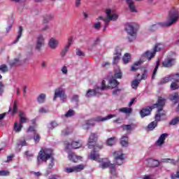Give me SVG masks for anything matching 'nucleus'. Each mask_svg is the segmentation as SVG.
I'll use <instances>...</instances> for the list:
<instances>
[{
  "label": "nucleus",
  "instance_id": "338daca9",
  "mask_svg": "<svg viewBox=\"0 0 179 179\" xmlns=\"http://www.w3.org/2000/svg\"><path fill=\"white\" fill-rule=\"evenodd\" d=\"M121 92V90H114L113 91V96H118V94H120V92Z\"/></svg>",
  "mask_w": 179,
  "mask_h": 179
},
{
  "label": "nucleus",
  "instance_id": "052dcab7",
  "mask_svg": "<svg viewBox=\"0 0 179 179\" xmlns=\"http://www.w3.org/2000/svg\"><path fill=\"white\" fill-rule=\"evenodd\" d=\"M69 134H71L69 128H67V129H66V130H63L62 131V135H63L64 136H65L66 135H69Z\"/></svg>",
  "mask_w": 179,
  "mask_h": 179
},
{
  "label": "nucleus",
  "instance_id": "a211bd4d",
  "mask_svg": "<svg viewBox=\"0 0 179 179\" xmlns=\"http://www.w3.org/2000/svg\"><path fill=\"white\" fill-rule=\"evenodd\" d=\"M48 45H49L50 48H51V50H56V48L58 47V45H59V41H58L54 38H51L49 40Z\"/></svg>",
  "mask_w": 179,
  "mask_h": 179
},
{
  "label": "nucleus",
  "instance_id": "f8f14e48",
  "mask_svg": "<svg viewBox=\"0 0 179 179\" xmlns=\"http://www.w3.org/2000/svg\"><path fill=\"white\" fill-rule=\"evenodd\" d=\"M178 78H179V73L176 74H171L168 77L162 78L159 82V85H164V83H169V82H171V80H176V82H179V80L177 79Z\"/></svg>",
  "mask_w": 179,
  "mask_h": 179
},
{
  "label": "nucleus",
  "instance_id": "ea45409f",
  "mask_svg": "<svg viewBox=\"0 0 179 179\" xmlns=\"http://www.w3.org/2000/svg\"><path fill=\"white\" fill-rule=\"evenodd\" d=\"M120 113H124V114H131L132 113V108H122L119 109Z\"/></svg>",
  "mask_w": 179,
  "mask_h": 179
},
{
  "label": "nucleus",
  "instance_id": "0eeeda50",
  "mask_svg": "<svg viewBox=\"0 0 179 179\" xmlns=\"http://www.w3.org/2000/svg\"><path fill=\"white\" fill-rule=\"evenodd\" d=\"M126 31L129 34L128 38L130 43L135 41L136 39V29H135L134 23H128L126 24Z\"/></svg>",
  "mask_w": 179,
  "mask_h": 179
},
{
  "label": "nucleus",
  "instance_id": "7c9ffc66",
  "mask_svg": "<svg viewBox=\"0 0 179 179\" xmlns=\"http://www.w3.org/2000/svg\"><path fill=\"white\" fill-rule=\"evenodd\" d=\"M22 128H23V124L20 123H17V122H15L14 123V131H15V132H20Z\"/></svg>",
  "mask_w": 179,
  "mask_h": 179
},
{
  "label": "nucleus",
  "instance_id": "a19ab883",
  "mask_svg": "<svg viewBox=\"0 0 179 179\" xmlns=\"http://www.w3.org/2000/svg\"><path fill=\"white\" fill-rule=\"evenodd\" d=\"M170 100H171V101H173V103H175V104L176 103H178V94L175 93L174 94L171 95Z\"/></svg>",
  "mask_w": 179,
  "mask_h": 179
},
{
  "label": "nucleus",
  "instance_id": "bf43d9fd",
  "mask_svg": "<svg viewBox=\"0 0 179 179\" xmlns=\"http://www.w3.org/2000/svg\"><path fill=\"white\" fill-rule=\"evenodd\" d=\"M61 71L64 75H68V67H66V66H64L62 68Z\"/></svg>",
  "mask_w": 179,
  "mask_h": 179
},
{
  "label": "nucleus",
  "instance_id": "f257e3e1",
  "mask_svg": "<svg viewBox=\"0 0 179 179\" xmlns=\"http://www.w3.org/2000/svg\"><path fill=\"white\" fill-rule=\"evenodd\" d=\"M165 104L166 99L162 97H159L157 103L154 104L152 106H148L145 108H143L140 111L141 118L147 117V115H150V113L153 108H157L158 110L155 115V120L156 121H160L162 117H164V115H166V111L163 110V107H164Z\"/></svg>",
  "mask_w": 179,
  "mask_h": 179
},
{
  "label": "nucleus",
  "instance_id": "603ef678",
  "mask_svg": "<svg viewBox=\"0 0 179 179\" xmlns=\"http://www.w3.org/2000/svg\"><path fill=\"white\" fill-rule=\"evenodd\" d=\"M171 179H179V168H178V169L177 170V171H176V173H173V174L171 176Z\"/></svg>",
  "mask_w": 179,
  "mask_h": 179
},
{
  "label": "nucleus",
  "instance_id": "9b49d317",
  "mask_svg": "<svg viewBox=\"0 0 179 179\" xmlns=\"http://www.w3.org/2000/svg\"><path fill=\"white\" fill-rule=\"evenodd\" d=\"M113 156L115 157V164L121 166V164L124 163V154L122 153V150L114 152Z\"/></svg>",
  "mask_w": 179,
  "mask_h": 179
},
{
  "label": "nucleus",
  "instance_id": "2eb2a0df",
  "mask_svg": "<svg viewBox=\"0 0 179 179\" xmlns=\"http://www.w3.org/2000/svg\"><path fill=\"white\" fill-rule=\"evenodd\" d=\"M27 135H30V134H32V135H34V140L36 142V143H38L40 142V135L36 132V130H34V127L30 126L27 131Z\"/></svg>",
  "mask_w": 179,
  "mask_h": 179
},
{
  "label": "nucleus",
  "instance_id": "f3484780",
  "mask_svg": "<svg viewBox=\"0 0 179 179\" xmlns=\"http://www.w3.org/2000/svg\"><path fill=\"white\" fill-rule=\"evenodd\" d=\"M73 44V37L70 36L68 39L67 44L62 51V57H65L66 52L69 51V48Z\"/></svg>",
  "mask_w": 179,
  "mask_h": 179
},
{
  "label": "nucleus",
  "instance_id": "5701e85b",
  "mask_svg": "<svg viewBox=\"0 0 179 179\" xmlns=\"http://www.w3.org/2000/svg\"><path fill=\"white\" fill-rule=\"evenodd\" d=\"M82 146V143L79 141H73L71 144L68 143L66 144V148L70 149L71 148L72 149H79Z\"/></svg>",
  "mask_w": 179,
  "mask_h": 179
},
{
  "label": "nucleus",
  "instance_id": "bb28decb",
  "mask_svg": "<svg viewBox=\"0 0 179 179\" xmlns=\"http://www.w3.org/2000/svg\"><path fill=\"white\" fill-rule=\"evenodd\" d=\"M122 128L123 129V131H132V129H135L136 128V125L135 124H123L122 126Z\"/></svg>",
  "mask_w": 179,
  "mask_h": 179
},
{
  "label": "nucleus",
  "instance_id": "cd10ccee",
  "mask_svg": "<svg viewBox=\"0 0 179 179\" xmlns=\"http://www.w3.org/2000/svg\"><path fill=\"white\" fill-rule=\"evenodd\" d=\"M109 85L112 89H114L120 85V83H118L115 78H112V79L109 80Z\"/></svg>",
  "mask_w": 179,
  "mask_h": 179
},
{
  "label": "nucleus",
  "instance_id": "69168bd1",
  "mask_svg": "<svg viewBox=\"0 0 179 179\" xmlns=\"http://www.w3.org/2000/svg\"><path fill=\"white\" fill-rule=\"evenodd\" d=\"M81 1L82 0H76V1H75V6L76 7V8H80V5H81Z\"/></svg>",
  "mask_w": 179,
  "mask_h": 179
},
{
  "label": "nucleus",
  "instance_id": "a18cd8bd",
  "mask_svg": "<svg viewBox=\"0 0 179 179\" xmlns=\"http://www.w3.org/2000/svg\"><path fill=\"white\" fill-rule=\"evenodd\" d=\"M139 65H141V62H136L132 66L131 70L133 71H137L139 69Z\"/></svg>",
  "mask_w": 179,
  "mask_h": 179
},
{
  "label": "nucleus",
  "instance_id": "774afa93",
  "mask_svg": "<svg viewBox=\"0 0 179 179\" xmlns=\"http://www.w3.org/2000/svg\"><path fill=\"white\" fill-rule=\"evenodd\" d=\"M41 65V68L45 69V68H47V62L42 61Z\"/></svg>",
  "mask_w": 179,
  "mask_h": 179
},
{
  "label": "nucleus",
  "instance_id": "6e6552de",
  "mask_svg": "<svg viewBox=\"0 0 179 179\" xmlns=\"http://www.w3.org/2000/svg\"><path fill=\"white\" fill-rule=\"evenodd\" d=\"M163 48V45L159 43L155 48L153 51L150 52L149 50L146 51L141 57V58H147L148 61H150L155 55H156V52L160 51Z\"/></svg>",
  "mask_w": 179,
  "mask_h": 179
},
{
  "label": "nucleus",
  "instance_id": "9d476101",
  "mask_svg": "<svg viewBox=\"0 0 179 179\" xmlns=\"http://www.w3.org/2000/svg\"><path fill=\"white\" fill-rule=\"evenodd\" d=\"M45 45V38L42 34H39L36 37L35 50L36 51H41V48Z\"/></svg>",
  "mask_w": 179,
  "mask_h": 179
},
{
  "label": "nucleus",
  "instance_id": "b1692460",
  "mask_svg": "<svg viewBox=\"0 0 179 179\" xmlns=\"http://www.w3.org/2000/svg\"><path fill=\"white\" fill-rule=\"evenodd\" d=\"M19 117H20V124H21V125H23V124L26 122H29V119L26 117V114H24V112L20 111Z\"/></svg>",
  "mask_w": 179,
  "mask_h": 179
},
{
  "label": "nucleus",
  "instance_id": "3c124183",
  "mask_svg": "<svg viewBox=\"0 0 179 179\" xmlns=\"http://www.w3.org/2000/svg\"><path fill=\"white\" fill-rule=\"evenodd\" d=\"M76 54L78 55V57H85V52H83V51L80 50L79 48L76 49Z\"/></svg>",
  "mask_w": 179,
  "mask_h": 179
},
{
  "label": "nucleus",
  "instance_id": "09e8293b",
  "mask_svg": "<svg viewBox=\"0 0 179 179\" xmlns=\"http://www.w3.org/2000/svg\"><path fill=\"white\" fill-rule=\"evenodd\" d=\"M75 115V111L72 109H70L66 114L65 117H69Z\"/></svg>",
  "mask_w": 179,
  "mask_h": 179
},
{
  "label": "nucleus",
  "instance_id": "680f3d73",
  "mask_svg": "<svg viewBox=\"0 0 179 179\" xmlns=\"http://www.w3.org/2000/svg\"><path fill=\"white\" fill-rule=\"evenodd\" d=\"M100 27H101V24L100 22L94 24V28L96 29V30H99Z\"/></svg>",
  "mask_w": 179,
  "mask_h": 179
},
{
  "label": "nucleus",
  "instance_id": "de8ad7c7",
  "mask_svg": "<svg viewBox=\"0 0 179 179\" xmlns=\"http://www.w3.org/2000/svg\"><path fill=\"white\" fill-rule=\"evenodd\" d=\"M58 127V124L55 122H52L48 124L49 129H54V128H57Z\"/></svg>",
  "mask_w": 179,
  "mask_h": 179
},
{
  "label": "nucleus",
  "instance_id": "4c0bfd02",
  "mask_svg": "<svg viewBox=\"0 0 179 179\" xmlns=\"http://www.w3.org/2000/svg\"><path fill=\"white\" fill-rule=\"evenodd\" d=\"M158 120H156L150 123L148 126V128L149 129V131H153V129H155V128H156V127H157V122Z\"/></svg>",
  "mask_w": 179,
  "mask_h": 179
},
{
  "label": "nucleus",
  "instance_id": "393cba45",
  "mask_svg": "<svg viewBox=\"0 0 179 179\" xmlns=\"http://www.w3.org/2000/svg\"><path fill=\"white\" fill-rule=\"evenodd\" d=\"M167 136H169V134L166 133L162 134L156 142V144L157 145V146H162V145L164 143V141H166V138H167Z\"/></svg>",
  "mask_w": 179,
  "mask_h": 179
},
{
  "label": "nucleus",
  "instance_id": "c756f323",
  "mask_svg": "<svg viewBox=\"0 0 179 179\" xmlns=\"http://www.w3.org/2000/svg\"><path fill=\"white\" fill-rule=\"evenodd\" d=\"M94 125V122L93 121V120H87L85 124H83V128L84 129H89L90 127H93Z\"/></svg>",
  "mask_w": 179,
  "mask_h": 179
},
{
  "label": "nucleus",
  "instance_id": "a878e982",
  "mask_svg": "<svg viewBox=\"0 0 179 179\" xmlns=\"http://www.w3.org/2000/svg\"><path fill=\"white\" fill-rule=\"evenodd\" d=\"M20 65H22V61L17 58L14 59L10 62V66H11V68L20 66Z\"/></svg>",
  "mask_w": 179,
  "mask_h": 179
},
{
  "label": "nucleus",
  "instance_id": "f704fd0d",
  "mask_svg": "<svg viewBox=\"0 0 179 179\" xmlns=\"http://www.w3.org/2000/svg\"><path fill=\"white\" fill-rule=\"evenodd\" d=\"M23 32V28L22 27H19V29H18V35L16 38V40H15L13 43V44H16V43H17V41H19V40H20V37H22V33Z\"/></svg>",
  "mask_w": 179,
  "mask_h": 179
},
{
  "label": "nucleus",
  "instance_id": "6ab92c4d",
  "mask_svg": "<svg viewBox=\"0 0 179 179\" xmlns=\"http://www.w3.org/2000/svg\"><path fill=\"white\" fill-rule=\"evenodd\" d=\"M114 117H115V115H108L104 117L98 116L94 118V121L96 122H104V121H108V120H111V118H114Z\"/></svg>",
  "mask_w": 179,
  "mask_h": 179
},
{
  "label": "nucleus",
  "instance_id": "4be33fe9",
  "mask_svg": "<svg viewBox=\"0 0 179 179\" xmlns=\"http://www.w3.org/2000/svg\"><path fill=\"white\" fill-rule=\"evenodd\" d=\"M114 55L115 56L113 57V64L114 65H115V64H118L120 59L121 58V50L116 49Z\"/></svg>",
  "mask_w": 179,
  "mask_h": 179
},
{
  "label": "nucleus",
  "instance_id": "20e7f679",
  "mask_svg": "<svg viewBox=\"0 0 179 179\" xmlns=\"http://www.w3.org/2000/svg\"><path fill=\"white\" fill-rule=\"evenodd\" d=\"M169 20L165 22H159L157 25H154L153 27H170V26H173L175 23H177L179 19V13L178 10L172 9L169 12Z\"/></svg>",
  "mask_w": 179,
  "mask_h": 179
},
{
  "label": "nucleus",
  "instance_id": "5fc2aeb1",
  "mask_svg": "<svg viewBox=\"0 0 179 179\" xmlns=\"http://www.w3.org/2000/svg\"><path fill=\"white\" fill-rule=\"evenodd\" d=\"M179 122V117H175L174 119H173L171 122L170 124L171 125H176L177 124H178Z\"/></svg>",
  "mask_w": 179,
  "mask_h": 179
},
{
  "label": "nucleus",
  "instance_id": "c03bdc74",
  "mask_svg": "<svg viewBox=\"0 0 179 179\" xmlns=\"http://www.w3.org/2000/svg\"><path fill=\"white\" fill-rule=\"evenodd\" d=\"M159 65H160V60L157 61V65L154 69L152 73V79H155V76H156V73H157V70L159 69Z\"/></svg>",
  "mask_w": 179,
  "mask_h": 179
},
{
  "label": "nucleus",
  "instance_id": "f03ea898",
  "mask_svg": "<svg viewBox=\"0 0 179 179\" xmlns=\"http://www.w3.org/2000/svg\"><path fill=\"white\" fill-rule=\"evenodd\" d=\"M88 159H90L91 160H95V162H99V167L101 169H110V171L113 176H117V171L115 170V165L110 163L109 161L104 162L100 160V155L96 152L95 150L92 152L90 155H88Z\"/></svg>",
  "mask_w": 179,
  "mask_h": 179
},
{
  "label": "nucleus",
  "instance_id": "aec40b11",
  "mask_svg": "<svg viewBox=\"0 0 179 179\" xmlns=\"http://www.w3.org/2000/svg\"><path fill=\"white\" fill-rule=\"evenodd\" d=\"M145 163L148 167H157L159 166V161L152 158L146 159Z\"/></svg>",
  "mask_w": 179,
  "mask_h": 179
},
{
  "label": "nucleus",
  "instance_id": "8fccbe9b",
  "mask_svg": "<svg viewBox=\"0 0 179 179\" xmlns=\"http://www.w3.org/2000/svg\"><path fill=\"white\" fill-rule=\"evenodd\" d=\"M0 71L5 73V72H8V66L6 64H2L0 66Z\"/></svg>",
  "mask_w": 179,
  "mask_h": 179
},
{
  "label": "nucleus",
  "instance_id": "49530a36",
  "mask_svg": "<svg viewBox=\"0 0 179 179\" xmlns=\"http://www.w3.org/2000/svg\"><path fill=\"white\" fill-rule=\"evenodd\" d=\"M24 155L28 160H30V159H32V157H34V154H33L32 152H30L29 151L25 152Z\"/></svg>",
  "mask_w": 179,
  "mask_h": 179
},
{
  "label": "nucleus",
  "instance_id": "864d4df0",
  "mask_svg": "<svg viewBox=\"0 0 179 179\" xmlns=\"http://www.w3.org/2000/svg\"><path fill=\"white\" fill-rule=\"evenodd\" d=\"M52 15H46L45 17V18H44V20H43V22L44 23H48V22L50 21V20H52Z\"/></svg>",
  "mask_w": 179,
  "mask_h": 179
},
{
  "label": "nucleus",
  "instance_id": "412c9836",
  "mask_svg": "<svg viewBox=\"0 0 179 179\" xmlns=\"http://www.w3.org/2000/svg\"><path fill=\"white\" fill-rule=\"evenodd\" d=\"M69 160L73 163H78L79 160H82V157L75 155L73 152H69Z\"/></svg>",
  "mask_w": 179,
  "mask_h": 179
},
{
  "label": "nucleus",
  "instance_id": "2f4dec72",
  "mask_svg": "<svg viewBox=\"0 0 179 179\" xmlns=\"http://www.w3.org/2000/svg\"><path fill=\"white\" fill-rule=\"evenodd\" d=\"M128 136H122L120 141V144L122 146H128Z\"/></svg>",
  "mask_w": 179,
  "mask_h": 179
},
{
  "label": "nucleus",
  "instance_id": "ddd939ff",
  "mask_svg": "<svg viewBox=\"0 0 179 179\" xmlns=\"http://www.w3.org/2000/svg\"><path fill=\"white\" fill-rule=\"evenodd\" d=\"M174 65H176V58L173 57H167L162 62V66H164V68H171Z\"/></svg>",
  "mask_w": 179,
  "mask_h": 179
},
{
  "label": "nucleus",
  "instance_id": "473e14b6",
  "mask_svg": "<svg viewBox=\"0 0 179 179\" xmlns=\"http://www.w3.org/2000/svg\"><path fill=\"white\" fill-rule=\"evenodd\" d=\"M116 142H117V138L111 137L108 139L106 144L108 145V146H113V145H115Z\"/></svg>",
  "mask_w": 179,
  "mask_h": 179
},
{
  "label": "nucleus",
  "instance_id": "37998d69",
  "mask_svg": "<svg viewBox=\"0 0 179 179\" xmlns=\"http://www.w3.org/2000/svg\"><path fill=\"white\" fill-rule=\"evenodd\" d=\"M139 83H141V80H134L131 82V87L133 89H138V86H139Z\"/></svg>",
  "mask_w": 179,
  "mask_h": 179
},
{
  "label": "nucleus",
  "instance_id": "c9c22d12",
  "mask_svg": "<svg viewBox=\"0 0 179 179\" xmlns=\"http://www.w3.org/2000/svg\"><path fill=\"white\" fill-rule=\"evenodd\" d=\"M73 168H74V173H79L80 171H82V170L85 169V165L79 164L73 166Z\"/></svg>",
  "mask_w": 179,
  "mask_h": 179
},
{
  "label": "nucleus",
  "instance_id": "79ce46f5",
  "mask_svg": "<svg viewBox=\"0 0 179 179\" xmlns=\"http://www.w3.org/2000/svg\"><path fill=\"white\" fill-rule=\"evenodd\" d=\"M131 61V55L129 53H126L123 57L124 64H128Z\"/></svg>",
  "mask_w": 179,
  "mask_h": 179
},
{
  "label": "nucleus",
  "instance_id": "c85d7f7f",
  "mask_svg": "<svg viewBox=\"0 0 179 179\" xmlns=\"http://www.w3.org/2000/svg\"><path fill=\"white\" fill-rule=\"evenodd\" d=\"M127 3L129 6V8L131 12H136V8H135V4H134V1L132 0H126Z\"/></svg>",
  "mask_w": 179,
  "mask_h": 179
},
{
  "label": "nucleus",
  "instance_id": "6e6d98bb",
  "mask_svg": "<svg viewBox=\"0 0 179 179\" xmlns=\"http://www.w3.org/2000/svg\"><path fill=\"white\" fill-rule=\"evenodd\" d=\"M6 176H9V171L5 170L0 171V177H4Z\"/></svg>",
  "mask_w": 179,
  "mask_h": 179
},
{
  "label": "nucleus",
  "instance_id": "72a5a7b5",
  "mask_svg": "<svg viewBox=\"0 0 179 179\" xmlns=\"http://www.w3.org/2000/svg\"><path fill=\"white\" fill-rule=\"evenodd\" d=\"M45 97H46L45 94H39L38 96L37 97L38 103H39L40 104H42V103H44V101H45Z\"/></svg>",
  "mask_w": 179,
  "mask_h": 179
},
{
  "label": "nucleus",
  "instance_id": "e433bc0d",
  "mask_svg": "<svg viewBox=\"0 0 179 179\" xmlns=\"http://www.w3.org/2000/svg\"><path fill=\"white\" fill-rule=\"evenodd\" d=\"M117 68V71L115 73V75L113 77V79H121L122 78V73H121V70H120V68Z\"/></svg>",
  "mask_w": 179,
  "mask_h": 179
},
{
  "label": "nucleus",
  "instance_id": "7ed1b4c3",
  "mask_svg": "<svg viewBox=\"0 0 179 179\" xmlns=\"http://www.w3.org/2000/svg\"><path fill=\"white\" fill-rule=\"evenodd\" d=\"M52 156V150L50 148L41 149L38 152L37 157V165L43 164L44 162H47L48 159H50V163L48 164V169H52L54 167V158Z\"/></svg>",
  "mask_w": 179,
  "mask_h": 179
},
{
  "label": "nucleus",
  "instance_id": "39448f33",
  "mask_svg": "<svg viewBox=\"0 0 179 179\" xmlns=\"http://www.w3.org/2000/svg\"><path fill=\"white\" fill-rule=\"evenodd\" d=\"M106 18H103L102 16H100L98 19V20H103L105 23L104 30L107 29L108 26V23H110V20L114 21L118 19V15L114 13V11H113L111 9H106Z\"/></svg>",
  "mask_w": 179,
  "mask_h": 179
},
{
  "label": "nucleus",
  "instance_id": "e2e57ef3",
  "mask_svg": "<svg viewBox=\"0 0 179 179\" xmlns=\"http://www.w3.org/2000/svg\"><path fill=\"white\" fill-rule=\"evenodd\" d=\"M39 113H40L41 114H44V113H48V109H46V108H41L39 109Z\"/></svg>",
  "mask_w": 179,
  "mask_h": 179
},
{
  "label": "nucleus",
  "instance_id": "13d9d810",
  "mask_svg": "<svg viewBox=\"0 0 179 179\" xmlns=\"http://www.w3.org/2000/svg\"><path fill=\"white\" fill-rule=\"evenodd\" d=\"M65 172L68 173H75V169H74L73 166V167H69V168H66L65 169Z\"/></svg>",
  "mask_w": 179,
  "mask_h": 179
},
{
  "label": "nucleus",
  "instance_id": "58836bf2",
  "mask_svg": "<svg viewBox=\"0 0 179 179\" xmlns=\"http://www.w3.org/2000/svg\"><path fill=\"white\" fill-rule=\"evenodd\" d=\"M164 162H165V163H171V164H173V166H177V164H178L179 159L176 161L173 159H165Z\"/></svg>",
  "mask_w": 179,
  "mask_h": 179
},
{
  "label": "nucleus",
  "instance_id": "4d7b16f0",
  "mask_svg": "<svg viewBox=\"0 0 179 179\" xmlns=\"http://www.w3.org/2000/svg\"><path fill=\"white\" fill-rule=\"evenodd\" d=\"M179 86L176 83H172L171 84V90H176V89H178Z\"/></svg>",
  "mask_w": 179,
  "mask_h": 179
},
{
  "label": "nucleus",
  "instance_id": "0e129e2a",
  "mask_svg": "<svg viewBox=\"0 0 179 179\" xmlns=\"http://www.w3.org/2000/svg\"><path fill=\"white\" fill-rule=\"evenodd\" d=\"M3 84L2 82H0V96H2V94L3 93Z\"/></svg>",
  "mask_w": 179,
  "mask_h": 179
},
{
  "label": "nucleus",
  "instance_id": "1a4fd4ad",
  "mask_svg": "<svg viewBox=\"0 0 179 179\" xmlns=\"http://www.w3.org/2000/svg\"><path fill=\"white\" fill-rule=\"evenodd\" d=\"M57 97H59L62 103H65L66 100V94H65V90L62 87H58L55 91V96L53 97V101L57 100Z\"/></svg>",
  "mask_w": 179,
  "mask_h": 179
},
{
  "label": "nucleus",
  "instance_id": "dca6fc26",
  "mask_svg": "<svg viewBox=\"0 0 179 179\" xmlns=\"http://www.w3.org/2000/svg\"><path fill=\"white\" fill-rule=\"evenodd\" d=\"M73 44V37L70 36L68 39L67 44L62 51V57H65L66 52L69 51V48Z\"/></svg>",
  "mask_w": 179,
  "mask_h": 179
},
{
  "label": "nucleus",
  "instance_id": "423d86ee",
  "mask_svg": "<svg viewBox=\"0 0 179 179\" xmlns=\"http://www.w3.org/2000/svg\"><path fill=\"white\" fill-rule=\"evenodd\" d=\"M107 89V85H106V80H102L101 87H98L94 90H89L87 92L86 97H93L94 96H100L103 93V90Z\"/></svg>",
  "mask_w": 179,
  "mask_h": 179
},
{
  "label": "nucleus",
  "instance_id": "4468645a",
  "mask_svg": "<svg viewBox=\"0 0 179 179\" xmlns=\"http://www.w3.org/2000/svg\"><path fill=\"white\" fill-rule=\"evenodd\" d=\"M96 142H97V134L92 133L88 140L89 149L94 148V146L96 145Z\"/></svg>",
  "mask_w": 179,
  "mask_h": 179
}]
</instances>
